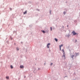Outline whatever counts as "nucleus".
Wrapping results in <instances>:
<instances>
[{
  "mask_svg": "<svg viewBox=\"0 0 80 80\" xmlns=\"http://www.w3.org/2000/svg\"><path fill=\"white\" fill-rule=\"evenodd\" d=\"M60 47V50H61V47Z\"/></svg>",
  "mask_w": 80,
  "mask_h": 80,
  "instance_id": "18",
  "label": "nucleus"
},
{
  "mask_svg": "<svg viewBox=\"0 0 80 80\" xmlns=\"http://www.w3.org/2000/svg\"><path fill=\"white\" fill-rule=\"evenodd\" d=\"M10 67H11V68H13V67L12 66V65H11Z\"/></svg>",
  "mask_w": 80,
  "mask_h": 80,
  "instance_id": "13",
  "label": "nucleus"
},
{
  "mask_svg": "<svg viewBox=\"0 0 80 80\" xmlns=\"http://www.w3.org/2000/svg\"><path fill=\"white\" fill-rule=\"evenodd\" d=\"M10 10H12V8H10Z\"/></svg>",
  "mask_w": 80,
  "mask_h": 80,
  "instance_id": "19",
  "label": "nucleus"
},
{
  "mask_svg": "<svg viewBox=\"0 0 80 80\" xmlns=\"http://www.w3.org/2000/svg\"><path fill=\"white\" fill-rule=\"evenodd\" d=\"M62 52H63V53H65V51H64V50L62 49Z\"/></svg>",
  "mask_w": 80,
  "mask_h": 80,
  "instance_id": "12",
  "label": "nucleus"
},
{
  "mask_svg": "<svg viewBox=\"0 0 80 80\" xmlns=\"http://www.w3.org/2000/svg\"><path fill=\"white\" fill-rule=\"evenodd\" d=\"M67 27H68V26H67Z\"/></svg>",
  "mask_w": 80,
  "mask_h": 80,
  "instance_id": "20",
  "label": "nucleus"
},
{
  "mask_svg": "<svg viewBox=\"0 0 80 80\" xmlns=\"http://www.w3.org/2000/svg\"><path fill=\"white\" fill-rule=\"evenodd\" d=\"M24 67H23V65H21L20 66V68H24Z\"/></svg>",
  "mask_w": 80,
  "mask_h": 80,
  "instance_id": "6",
  "label": "nucleus"
},
{
  "mask_svg": "<svg viewBox=\"0 0 80 80\" xmlns=\"http://www.w3.org/2000/svg\"><path fill=\"white\" fill-rule=\"evenodd\" d=\"M72 33L73 34V35H76L77 33L75 32V31H73L72 32Z\"/></svg>",
  "mask_w": 80,
  "mask_h": 80,
  "instance_id": "1",
  "label": "nucleus"
},
{
  "mask_svg": "<svg viewBox=\"0 0 80 80\" xmlns=\"http://www.w3.org/2000/svg\"><path fill=\"white\" fill-rule=\"evenodd\" d=\"M75 54H76V55H78V53H75Z\"/></svg>",
  "mask_w": 80,
  "mask_h": 80,
  "instance_id": "16",
  "label": "nucleus"
},
{
  "mask_svg": "<svg viewBox=\"0 0 80 80\" xmlns=\"http://www.w3.org/2000/svg\"><path fill=\"white\" fill-rule=\"evenodd\" d=\"M42 32L43 33H45V31H42Z\"/></svg>",
  "mask_w": 80,
  "mask_h": 80,
  "instance_id": "11",
  "label": "nucleus"
},
{
  "mask_svg": "<svg viewBox=\"0 0 80 80\" xmlns=\"http://www.w3.org/2000/svg\"><path fill=\"white\" fill-rule=\"evenodd\" d=\"M6 78L7 79H9V77L8 76H6Z\"/></svg>",
  "mask_w": 80,
  "mask_h": 80,
  "instance_id": "7",
  "label": "nucleus"
},
{
  "mask_svg": "<svg viewBox=\"0 0 80 80\" xmlns=\"http://www.w3.org/2000/svg\"><path fill=\"white\" fill-rule=\"evenodd\" d=\"M74 56H75V55H72L71 56V58H73V57H74Z\"/></svg>",
  "mask_w": 80,
  "mask_h": 80,
  "instance_id": "4",
  "label": "nucleus"
},
{
  "mask_svg": "<svg viewBox=\"0 0 80 80\" xmlns=\"http://www.w3.org/2000/svg\"><path fill=\"white\" fill-rule=\"evenodd\" d=\"M63 57H65V54L64 53H63Z\"/></svg>",
  "mask_w": 80,
  "mask_h": 80,
  "instance_id": "8",
  "label": "nucleus"
},
{
  "mask_svg": "<svg viewBox=\"0 0 80 80\" xmlns=\"http://www.w3.org/2000/svg\"><path fill=\"white\" fill-rule=\"evenodd\" d=\"M50 28H51V31H52V27H50Z\"/></svg>",
  "mask_w": 80,
  "mask_h": 80,
  "instance_id": "14",
  "label": "nucleus"
},
{
  "mask_svg": "<svg viewBox=\"0 0 80 80\" xmlns=\"http://www.w3.org/2000/svg\"><path fill=\"white\" fill-rule=\"evenodd\" d=\"M66 13V12H63V13H64V15H65V14Z\"/></svg>",
  "mask_w": 80,
  "mask_h": 80,
  "instance_id": "15",
  "label": "nucleus"
},
{
  "mask_svg": "<svg viewBox=\"0 0 80 80\" xmlns=\"http://www.w3.org/2000/svg\"><path fill=\"white\" fill-rule=\"evenodd\" d=\"M53 65V63H51V65Z\"/></svg>",
  "mask_w": 80,
  "mask_h": 80,
  "instance_id": "17",
  "label": "nucleus"
},
{
  "mask_svg": "<svg viewBox=\"0 0 80 80\" xmlns=\"http://www.w3.org/2000/svg\"><path fill=\"white\" fill-rule=\"evenodd\" d=\"M54 40H55L56 42H58V39H57V38H55Z\"/></svg>",
  "mask_w": 80,
  "mask_h": 80,
  "instance_id": "5",
  "label": "nucleus"
},
{
  "mask_svg": "<svg viewBox=\"0 0 80 80\" xmlns=\"http://www.w3.org/2000/svg\"><path fill=\"white\" fill-rule=\"evenodd\" d=\"M63 47V44H62L61 45L59 46V47Z\"/></svg>",
  "mask_w": 80,
  "mask_h": 80,
  "instance_id": "10",
  "label": "nucleus"
},
{
  "mask_svg": "<svg viewBox=\"0 0 80 80\" xmlns=\"http://www.w3.org/2000/svg\"><path fill=\"white\" fill-rule=\"evenodd\" d=\"M16 49H17V50L18 51V50H19V48H17Z\"/></svg>",
  "mask_w": 80,
  "mask_h": 80,
  "instance_id": "9",
  "label": "nucleus"
},
{
  "mask_svg": "<svg viewBox=\"0 0 80 80\" xmlns=\"http://www.w3.org/2000/svg\"><path fill=\"white\" fill-rule=\"evenodd\" d=\"M27 13V11H26L25 12H23V13L24 15H25V14H26Z\"/></svg>",
  "mask_w": 80,
  "mask_h": 80,
  "instance_id": "3",
  "label": "nucleus"
},
{
  "mask_svg": "<svg viewBox=\"0 0 80 80\" xmlns=\"http://www.w3.org/2000/svg\"><path fill=\"white\" fill-rule=\"evenodd\" d=\"M50 43H48L47 45V48H50Z\"/></svg>",
  "mask_w": 80,
  "mask_h": 80,
  "instance_id": "2",
  "label": "nucleus"
}]
</instances>
